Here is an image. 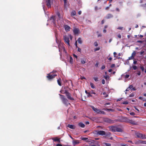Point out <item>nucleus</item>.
<instances>
[{"instance_id": "obj_60", "label": "nucleus", "mask_w": 146, "mask_h": 146, "mask_svg": "<svg viewBox=\"0 0 146 146\" xmlns=\"http://www.w3.org/2000/svg\"><path fill=\"white\" fill-rule=\"evenodd\" d=\"M56 146H62V145L60 144H57L56 145Z\"/></svg>"}, {"instance_id": "obj_18", "label": "nucleus", "mask_w": 146, "mask_h": 146, "mask_svg": "<svg viewBox=\"0 0 146 146\" xmlns=\"http://www.w3.org/2000/svg\"><path fill=\"white\" fill-rule=\"evenodd\" d=\"M129 119L126 117H124L122 118V121H121V122H123L126 123H128Z\"/></svg>"}, {"instance_id": "obj_49", "label": "nucleus", "mask_w": 146, "mask_h": 146, "mask_svg": "<svg viewBox=\"0 0 146 146\" xmlns=\"http://www.w3.org/2000/svg\"><path fill=\"white\" fill-rule=\"evenodd\" d=\"M57 15H58V18L59 19H60L61 18V16H60V13H57Z\"/></svg>"}, {"instance_id": "obj_34", "label": "nucleus", "mask_w": 146, "mask_h": 146, "mask_svg": "<svg viewBox=\"0 0 146 146\" xmlns=\"http://www.w3.org/2000/svg\"><path fill=\"white\" fill-rule=\"evenodd\" d=\"M134 58V57L131 56L130 57H129L128 59L129 60H131L132 59H133Z\"/></svg>"}, {"instance_id": "obj_35", "label": "nucleus", "mask_w": 146, "mask_h": 146, "mask_svg": "<svg viewBox=\"0 0 146 146\" xmlns=\"http://www.w3.org/2000/svg\"><path fill=\"white\" fill-rule=\"evenodd\" d=\"M105 110L106 111H114L112 109H106Z\"/></svg>"}, {"instance_id": "obj_14", "label": "nucleus", "mask_w": 146, "mask_h": 146, "mask_svg": "<svg viewBox=\"0 0 146 146\" xmlns=\"http://www.w3.org/2000/svg\"><path fill=\"white\" fill-rule=\"evenodd\" d=\"M48 21L51 23H53L54 25L55 24V20L53 17H51L50 19L48 20Z\"/></svg>"}, {"instance_id": "obj_30", "label": "nucleus", "mask_w": 146, "mask_h": 146, "mask_svg": "<svg viewBox=\"0 0 146 146\" xmlns=\"http://www.w3.org/2000/svg\"><path fill=\"white\" fill-rule=\"evenodd\" d=\"M64 1V5L65 7H66L67 4V0H63Z\"/></svg>"}, {"instance_id": "obj_7", "label": "nucleus", "mask_w": 146, "mask_h": 146, "mask_svg": "<svg viewBox=\"0 0 146 146\" xmlns=\"http://www.w3.org/2000/svg\"><path fill=\"white\" fill-rule=\"evenodd\" d=\"M104 121L105 122L107 123L112 124L114 123V121L111 120V119L107 118H105L104 119Z\"/></svg>"}, {"instance_id": "obj_57", "label": "nucleus", "mask_w": 146, "mask_h": 146, "mask_svg": "<svg viewBox=\"0 0 146 146\" xmlns=\"http://www.w3.org/2000/svg\"><path fill=\"white\" fill-rule=\"evenodd\" d=\"M121 146H129L127 144H121Z\"/></svg>"}, {"instance_id": "obj_1", "label": "nucleus", "mask_w": 146, "mask_h": 146, "mask_svg": "<svg viewBox=\"0 0 146 146\" xmlns=\"http://www.w3.org/2000/svg\"><path fill=\"white\" fill-rule=\"evenodd\" d=\"M90 107L95 112L98 114H103L104 115L105 114V112L104 111L100 110L99 109L95 108L94 106H90Z\"/></svg>"}, {"instance_id": "obj_44", "label": "nucleus", "mask_w": 146, "mask_h": 146, "mask_svg": "<svg viewBox=\"0 0 146 146\" xmlns=\"http://www.w3.org/2000/svg\"><path fill=\"white\" fill-rule=\"evenodd\" d=\"M77 48H78V52H81V50L80 48H79V47H78Z\"/></svg>"}, {"instance_id": "obj_63", "label": "nucleus", "mask_w": 146, "mask_h": 146, "mask_svg": "<svg viewBox=\"0 0 146 146\" xmlns=\"http://www.w3.org/2000/svg\"><path fill=\"white\" fill-rule=\"evenodd\" d=\"M133 86L132 85H131L129 86V88L130 89H131V88H133Z\"/></svg>"}, {"instance_id": "obj_41", "label": "nucleus", "mask_w": 146, "mask_h": 146, "mask_svg": "<svg viewBox=\"0 0 146 146\" xmlns=\"http://www.w3.org/2000/svg\"><path fill=\"white\" fill-rule=\"evenodd\" d=\"M133 68L134 70H136L137 69V67L136 66H133Z\"/></svg>"}, {"instance_id": "obj_47", "label": "nucleus", "mask_w": 146, "mask_h": 146, "mask_svg": "<svg viewBox=\"0 0 146 146\" xmlns=\"http://www.w3.org/2000/svg\"><path fill=\"white\" fill-rule=\"evenodd\" d=\"M105 65H103L102 67H101V70H103L104 69H105Z\"/></svg>"}, {"instance_id": "obj_26", "label": "nucleus", "mask_w": 146, "mask_h": 146, "mask_svg": "<svg viewBox=\"0 0 146 146\" xmlns=\"http://www.w3.org/2000/svg\"><path fill=\"white\" fill-rule=\"evenodd\" d=\"M76 14V11H72L71 13V15L72 16H75Z\"/></svg>"}, {"instance_id": "obj_25", "label": "nucleus", "mask_w": 146, "mask_h": 146, "mask_svg": "<svg viewBox=\"0 0 146 146\" xmlns=\"http://www.w3.org/2000/svg\"><path fill=\"white\" fill-rule=\"evenodd\" d=\"M61 78H60L59 79H58L57 81V83L60 86H61Z\"/></svg>"}, {"instance_id": "obj_24", "label": "nucleus", "mask_w": 146, "mask_h": 146, "mask_svg": "<svg viewBox=\"0 0 146 146\" xmlns=\"http://www.w3.org/2000/svg\"><path fill=\"white\" fill-rule=\"evenodd\" d=\"M77 41L78 42V43L80 44H81L82 43V41L81 38L79 37L78 38Z\"/></svg>"}, {"instance_id": "obj_10", "label": "nucleus", "mask_w": 146, "mask_h": 146, "mask_svg": "<svg viewBox=\"0 0 146 146\" xmlns=\"http://www.w3.org/2000/svg\"><path fill=\"white\" fill-rule=\"evenodd\" d=\"M64 47L63 44L61 43L59 44L58 45L59 51L61 52L62 50V49Z\"/></svg>"}, {"instance_id": "obj_61", "label": "nucleus", "mask_w": 146, "mask_h": 146, "mask_svg": "<svg viewBox=\"0 0 146 146\" xmlns=\"http://www.w3.org/2000/svg\"><path fill=\"white\" fill-rule=\"evenodd\" d=\"M81 13H82V11H79L78 12V14L79 15H80L81 14Z\"/></svg>"}, {"instance_id": "obj_33", "label": "nucleus", "mask_w": 146, "mask_h": 146, "mask_svg": "<svg viewBox=\"0 0 146 146\" xmlns=\"http://www.w3.org/2000/svg\"><path fill=\"white\" fill-rule=\"evenodd\" d=\"M104 144L106 145V146H110L111 144L108 143H105Z\"/></svg>"}, {"instance_id": "obj_31", "label": "nucleus", "mask_w": 146, "mask_h": 146, "mask_svg": "<svg viewBox=\"0 0 146 146\" xmlns=\"http://www.w3.org/2000/svg\"><path fill=\"white\" fill-rule=\"evenodd\" d=\"M70 62L71 63H72L73 62V60L72 57L71 56L70 57Z\"/></svg>"}, {"instance_id": "obj_3", "label": "nucleus", "mask_w": 146, "mask_h": 146, "mask_svg": "<svg viewBox=\"0 0 146 146\" xmlns=\"http://www.w3.org/2000/svg\"><path fill=\"white\" fill-rule=\"evenodd\" d=\"M136 135L138 138L143 139H146V135L145 134H143L141 133H137L136 134Z\"/></svg>"}, {"instance_id": "obj_55", "label": "nucleus", "mask_w": 146, "mask_h": 146, "mask_svg": "<svg viewBox=\"0 0 146 146\" xmlns=\"http://www.w3.org/2000/svg\"><path fill=\"white\" fill-rule=\"evenodd\" d=\"M104 77L106 79H107V78L109 77V76L108 75H106L104 76Z\"/></svg>"}, {"instance_id": "obj_22", "label": "nucleus", "mask_w": 146, "mask_h": 146, "mask_svg": "<svg viewBox=\"0 0 146 146\" xmlns=\"http://www.w3.org/2000/svg\"><path fill=\"white\" fill-rule=\"evenodd\" d=\"M78 125L80 127L82 128H84L85 127V125L82 122L79 123Z\"/></svg>"}, {"instance_id": "obj_54", "label": "nucleus", "mask_w": 146, "mask_h": 146, "mask_svg": "<svg viewBox=\"0 0 146 146\" xmlns=\"http://www.w3.org/2000/svg\"><path fill=\"white\" fill-rule=\"evenodd\" d=\"M90 92L91 94H96L94 92L93 90L91 91Z\"/></svg>"}, {"instance_id": "obj_9", "label": "nucleus", "mask_w": 146, "mask_h": 146, "mask_svg": "<svg viewBox=\"0 0 146 146\" xmlns=\"http://www.w3.org/2000/svg\"><path fill=\"white\" fill-rule=\"evenodd\" d=\"M63 38L65 42L67 43L68 45L69 46L70 44L69 43L70 40L69 38L66 36H64L63 37Z\"/></svg>"}, {"instance_id": "obj_21", "label": "nucleus", "mask_w": 146, "mask_h": 146, "mask_svg": "<svg viewBox=\"0 0 146 146\" xmlns=\"http://www.w3.org/2000/svg\"><path fill=\"white\" fill-rule=\"evenodd\" d=\"M123 131V130L121 128L116 127V132H122Z\"/></svg>"}, {"instance_id": "obj_48", "label": "nucleus", "mask_w": 146, "mask_h": 146, "mask_svg": "<svg viewBox=\"0 0 146 146\" xmlns=\"http://www.w3.org/2000/svg\"><path fill=\"white\" fill-rule=\"evenodd\" d=\"M83 140H86L88 139V138L86 137H83L81 138Z\"/></svg>"}, {"instance_id": "obj_64", "label": "nucleus", "mask_w": 146, "mask_h": 146, "mask_svg": "<svg viewBox=\"0 0 146 146\" xmlns=\"http://www.w3.org/2000/svg\"><path fill=\"white\" fill-rule=\"evenodd\" d=\"M144 52V51H142L140 52V54L141 55L143 54Z\"/></svg>"}, {"instance_id": "obj_2", "label": "nucleus", "mask_w": 146, "mask_h": 146, "mask_svg": "<svg viewBox=\"0 0 146 146\" xmlns=\"http://www.w3.org/2000/svg\"><path fill=\"white\" fill-rule=\"evenodd\" d=\"M93 133L96 135H106V132L104 131H98L95 130L93 131Z\"/></svg>"}, {"instance_id": "obj_8", "label": "nucleus", "mask_w": 146, "mask_h": 146, "mask_svg": "<svg viewBox=\"0 0 146 146\" xmlns=\"http://www.w3.org/2000/svg\"><path fill=\"white\" fill-rule=\"evenodd\" d=\"M53 0H46V5L48 8L51 7V5L52 4Z\"/></svg>"}, {"instance_id": "obj_45", "label": "nucleus", "mask_w": 146, "mask_h": 146, "mask_svg": "<svg viewBox=\"0 0 146 146\" xmlns=\"http://www.w3.org/2000/svg\"><path fill=\"white\" fill-rule=\"evenodd\" d=\"M130 114L131 115H134L135 114L134 112H132L130 113Z\"/></svg>"}, {"instance_id": "obj_43", "label": "nucleus", "mask_w": 146, "mask_h": 146, "mask_svg": "<svg viewBox=\"0 0 146 146\" xmlns=\"http://www.w3.org/2000/svg\"><path fill=\"white\" fill-rule=\"evenodd\" d=\"M140 68H141V70H142V71L143 72L144 71V67L143 66H141L140 67Z\"/></svg>"}, {"instance_id": "obj_50", "label": "nucleus", "mask_w": 146, "mask_h": 146, "mask_svg": "<svg viewBox=\"0 0 146 146\" xmlns=\"http://www.w3.org/2000/svg\"><path fill=\"white\" fill-rule=\"evenodd\" d=\"M115 64H111V66L110 67L111 68H113V67H115Z\"/></svg>"}, {"instance_id": "obj_32", "label": "nucleus", "mask_w": 146, "mask_h": 146, "mask_svg": "<svg viewBox=\"0 0 146 146\" xmlns=\"http://www.w3.org/2000/svg\"><path fill=\"white\" fill-rule=\"evenodd\" d=\"M128 104V102L127 101L124 102H123V103H122V104H125V105L127 104Z\"/></svg>"}, {"instance_id": "obj_20", "label": "nucleus", "mask_w": 146, "mask_h": 146, "mask_svg": "<svg viewBox=\"0 0 146 146\" xmlns=\"http://www.w3.org/2000/svg\"><path fill=\"white\" fill-rule=\"evenodd\" d=\"M52 139L53 140V141H57V142L59 143H60V139H58L57 137H55L54 138H53Z\"/></svg>"}, {"instance_id": "obj_58", "label": "nucleus", "mask_w": 146, "mask_h": 146, "mask_svg": "<svg viewBox=\"0 0 146 146\" xmlns=\"http://www.w3.org/2000/svg\"><path fill=\"white\" fill-rule=\"evenodd\" d=\"M137 61L135 60L134 61L133 63L134 64H137Z\"/></svg>"}, {"instance_id": "obj_51", "label": "nucleus", "mask_w": 146, "mask_h": 146, "mask_svg": "<svg viewBox=\"0 0 146 146\" xmlns=\"http://www.w3.org/2000/svg\"><path fill=\"white\" fill-rule=\"evenodd\" d=\"M117 36V37L119 38H121V36L120 34H118Z\"/></svg>"}, {"instance_id": "obj_29", "label": "nucleus", "mask_w": 146, "mask_h": 146, "mask_svg": "<svg viewBox=\"0 0 146 146\" xmlns=\"http://www.w3.org/2000/svg\"><path fill=\"white\" fill-rule=\"evenodd\" d=\"M81 63L82 64H84L86 63V59H81Z\"/></svg>"}, {"instance_id": "obj_53", "label": "nucleus", "mask_w": 146, "mask_h": 146, "mask_svg": "<svg viewBox=\"0 0 146 146\" xmlns=\"http://www.w3.org/2000/svg\"><path fill=\"white\" fill-rule=\"evenodd\" d=\"M102 82L103 84H105V81L104 79H102Z\"/></svg>"}, {"instance_id": "obj_40", "label": "nucleus", "mask_w": 146, "mask_h": 146, "mask_svg": "<svg viewBox=\"0 0 146 146\" xmlns=\"http://www.w3.org/2000/svg\"><path fill=\"white\" fill-rule=\"evenodd\" d=\"M94 79L96 82H98V78L97 77L94 78Z\"/></svg>"}, {"instance_id": "obj_5", "label": "nucleus", "mask_w": 146, "mask_h": 146, "mask_svg": "<svg viewBox=\"0 0 146 146\" xmlns=\"http://www.w3.org/2000/svg\"><path fill=\"white\" fill-rule=\"evenodd\" d=\"M60 96H61V99L63 102V103L66 105H67L68 104H70L69 103H68V100L66 98H65L64 96V95L59 94Z\"/></svg>"}, {"instance_id": "obj_52", "label": "nucleus", "mask_w": 146, "mask_h": 146, "mask_svg": "<svg viewBox=\"0 0 146 146\" xmlns=\"http://www.w3.org/2000/svg\"><path fill=\"white\" fill-rule=\"evenodd\" d=\"M141 72L140 71H138V72L137 73V74L138 75V76H140L141 75Z\"/></svg>"}, {"instance_id": "obj_12", "label": "nucleus", "mask_w": 146, "mask_h": 146, "mask_svg": "<svg viewBox=\"0 0 146 146\" xmlns=\"http://www.w3.org/2000/svg\"><path fill=\"white\" fill-rule=\"evenodd\" d=\"M79 31L80 30L78 28H75L73 30V32L74 35L78 34L79 33Z\"/></svg>"}, {"instance_id": "obj_46", "label": "nucleus", "mask_w": 146, "mask_h": 146, "mask_svg": "<svg viewBox=\"0 0 146 146\" xmlns=\"http://www.w3.org/2000/svg\"><path fill=\"white\" fill-rule=\"evenodd\" d=\"M91 94L90 93V92H89L88 95V97H92V96Z\"/></svg>"}, {"instance_id": "obj_62", "label": "nucleus", "mask_w": 146, "mask_h": 146, "mask_svg": "<svg viewBox=\"0 0 146 146\" xmlns=\"http://www.w3.org/2000/svg\"><path fill=\"white\" fill-rule=\"evenodd\" d=\"M122 99V98H120L119 99H117V102H118V101H120L121 99Z\"/></svg>"}, {"instance_id": "obj_4", "label": "nucleus", "mask_w": 146, "mask_h": 146, "mask_svg": "<svg viewBox=\"0 0 146 146\" xmlns=\"http://www.w3.org/2000/svg\"><path fill=\"white\" fill-rule=\"evenodd\" d=\"M64 94H66L67 98L70 100H74V98L71 97V94L69 93L67 90H65L64 92Z\"/></svg>"}, {"instance_id": "obj_19", "label": "nucleus", "mask_w": 146, "mask_h": 146, "mask_svg": "<svg viewBox=\"0 0 146 146\" xmlns=\"http://www.w3.org/2000/svg\"><path fill=\"white\" fill-rule=\"evenodd\" d=\"M68 127L72 129H74L76 128V126L74 125L68 124Z\"/></svg>"}, {"instance_id": "obj_38", "label": "nucleus", "mask_w": 146, "mask_h": 146, "mask_svg": "<svg viewBox=\"0 0 146 146\" xmlns=\"http://www.w3.org/2000/svg\"><path fill=\"white\" fill-rule=\"evenodd\" d=\"M100 49V48L98 47L94 49V51H96L99 50Z\"/></svg>"}, {"instance_id": "obj_27", "label": "nucleus", "mask_w": 146, "mask_h": 146, "mask_svg": "<svg viewBox=\"0 0 146 146\" xmlns=\"http://www.w3.org/2000/svg\"><path fill=\"white\" fill-rule=\"evenodd\" d=\"M90 86H91V88L92 89H95V86L94 85V84L92 83H90Z\"/></svg>"}, {"instance_id": "obj_6", "label": "nucleus", "mask_w": 146, "mask_h": 146, "mask_svg": "<svg viewBox=\"0 0 146 146\" xmlns=\"http://www.w3.org/2000/svg\"><path fill=\"white\" fill-rule=\"evenodd\" d=\"M56 76H57V75L56 74L50 73L47 74V76H46V77L48 80H50L54 78Z\"/></svg>"}, {"instance_id": "obj_17", "label": "nucleus", "mask_w": 146, "mask_h": 146, "mask_svg": "<svg viewBox=\"0 0 146 146\" xmlns=\"http://www.w3.org/2000/svg\"><path fill=\"white\" fill-rule=\"evenodd\" d=\"M80 143V141L78 140H73L72 141V143L74 146L76 144H78Z\"/></svg>"}, {"instance_id": "obj_23", "label": "nucleus", "mask_w": 146, "mask_h": 146, "mask_svg": "<svg viewBox=\"0 0 146 146\" xmlns=\"http://www.w3.org/2000/svg\"><path fill=\"white\" fill-rule=\"evenodd\" d=\"M128 123H130L131 124L133 125L135 124V122L134 121H133L132 120L130 119H129L128 120Z\"/></svg>"}, {"instance_id": "obj_59", "label": "nucleus", "mask_w": 146, "mask_h": 146, "mask_svg": "<svg viewBox=\"0 0 146 146\" xmlns=\"http://www.w3.org/2000/svg\"><path fill=\"white\" fill-rule=\"evenodd\" d=\"M134 107L135 110H137L138 112H139V110L138 109H137L135 106H134Z\"/></svg>"}, {"instance_id": "obj_42", "label": "nucleus", "mask_w": 146, "mask_h": 146, "mask_svg": "<svg viewBox=\"0 0 146 146\" xmlns=\"http://www.w3.org/2000/svg\"><path fill=\"white\" fill-rule=\"evenodd\" d=\"M129 77V74H126L125 76V78H127Z\"/></svg>"}, {"instance_id": "obj_15", "label": "nucleus", "mask_w": 146, "mask_h": 146, "mask_svg": "<svg viewBox=\"0 0 146 146\" xmlns=\"http://www.w3.org/2000/svg\"><path fill=\"white\" fill-rule=\"evenodd\" d=\"M113 17V15L111 14H108L106 17L105 18L107 19H110Z\"/></svg>"}, {"instance_id": "obj_37", "label": "nucleus", "mask_w": 146, "mask_h": 146, "mask_svg": "<svg viewBox=\"0 0 146 146\" xmlns=\"http://www.w3.org/2000/svg\"><path fill=\"white\" fill-rule=\"evenodd\" d=\"M136 53L135 51H134L131 54V56H133L134 57V56L135 55Z\"/></svg>"}, {"instance_id": "obj_11", "label": "nucleus", "mask_w": 146, "mask_h": 146, "mask_svg": "<svg viewBox=\"0 0 146 146\" xmlns=\"http://www.w3.org/2000/svg\"><path fill=\"white\" fill-rule=\"evenodd\" d=\"M135 144H146V141H143V140H140L138 141L135 142Z\"/></svg>"}, {"instance_id": "obj_36", "label": "nucleus", "mask_w": 146, "mask_h": 146, "mask_svg": "<svg viewBox=\"0 0 146 146\" xmlns=\"http://www.w3.org/2000/svg\"><path fill=\"white\" fill-rule=\"evenodd\" d=\"M134 96V93H132L130 94L129 96V97H133Z\"/></svg>"}, {"instance_id": "obj_39", "label": "nucleus", "mask_w": 146, "mask_h": 146, "mask_svg": "<svg viewBox=\"0 0 146 146\" xmlns=\"http://www.w3.org/2000/svg\"><path fill=\"white\" fill-rule=\"evenodd\" d=\"M94 44L95 46H97L98 45V44L97 42H94Z\"/></svg>"}, {"instance_id": "obj_56", "label": "nucleus", "mask_w": 146, "mask_h": 146, "mask_svg": "<svg viewBox=\"0 0 146 146\" xmlns=\"http://www.w3.org/2000/svg\"><path fill=\"white\" fill-rule=\"evenodd\" d=\"M75 45L76 46V48H77L78 47V46H77V41H76L75 42Z\"/></svg>"}, {"instance_id": "obj_28", "label": "nucleus", "mask_w": 146, "mask_h": 146, "mask_svg": "<svg viewBox=\"0 0 146 146\" xmlns=\"http://www.w3.org/2000/svg\"><path fill=\"white\" fill-rule=\"evenodd\" d=\"M106 137H110V135H111V133L109 132H108L106 133Z\"/></svg>"}, {"instance_id": "obj_13", "label": "nucleus", "mask_w": 146, "mask_h": 146, "mask_svg": "<svg viewBox=\"0 0 146 146\" xmlns=\"http://www.w3.org/2000/svg\"><path fill=\"white\" fill-rule=\"evenodd\" d=\"M116 127L111 126L109 127L110 130L112 132H116Z\"/></svg>"}, {"instance_id": "obj_16", "label": "nucleus", "mask_w": 146, "mask_h": 146, "mask_svg": "<svg viewBox=\"0 0 146 146\" xmlns=\"http://www.w3.org/2000/svg\"><path fill=\"white\" fill-rule=\"evenodd\" d=\"M64 28L65 31H69L70 28L68 25H66L64 26Z\"/></svg>"}]
</instances>
